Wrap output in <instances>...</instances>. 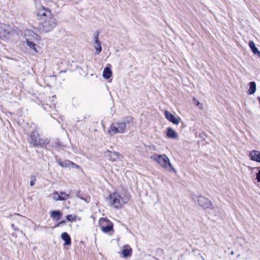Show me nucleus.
<instances>
[{
  "label": "nucleus",
  "instance_id": "4be33fe9",
  "mask_svg": "<svg viewBox=\"0 0 260 260\" xmlns=\"http://www.w3.org/2000/svg\"><path fill=\"white\" fill-rule=\"evenodd\" d=\"M27 45L29 47L30 49L34 50L36 52H38V50L36 47V44L28 40H26Z\"/></svg>",
  "mask_w": 260,
  "mask_h": 260
},
{
  "label": "nucleus",
  "instance_id": "393cba45",
  "mask_svg": "<svg viewBox=\"0 0 260 260\" xmlns=\"http://www.w3.org/2000/svg\"><path fill=\"white\" fill-rule=\"evenodd\" d=\"M71 168H74L79 169L80 168V167L78 165L75 164V163L72 162V165H71Z\"/></svg>",
  "mask_w": 260,
  "mask_h": 260
},
{
  "label": "nucleus",
  "instance_id": "c756f323",
  "mask_svg": "<svg viewBox=\"0 0 260 260\" xmlns=\"http://www.w3.org/2000/svg\"><path fill=\"white\" fill-rule=\"evenodd\" d=\"M48 142H49V141L48 140H47L46 142H45L44 143L47 144V143H48Z\"/></svg>",
  "mask_w": 260,
  "mask_h": 260
},
{
  "label": "nucleus",
  "instance_id": "ddd939ff",
  "mask_svg": "<svg viewBox=\"0 0 260 260\" xmlns=\"http://www.w3.org/2000/svg\"><path fill=\"white\" fill-rule=\"evenodd\" d=\"M122 254L124 257H128L132 254V248L129 245H125L122 248Z\"/></svg>",
  "mask_w": 260,
  "mask_h": 260
},
{
  "label": "nucleus",
  "instance_id": "6e6552de",
  "mask_svg": "<svg viewBox=\"0 0 260 260\" xmlns=\"http://www.w3.org/2000/svg\"><path fill=\"white\" fill-rule=\"evenodd\" d=\"M104 156L108 160L112 162L121 161L123 158V156L119 153L109 150L105 152Z\"/></svg>",
  "mask_w": 260,
  "mask_h": 260
},
{
  "label": "nucleus",
  "instance_id": "aec40b11",
  "mask_svg": "<svg viewBox=\"0 0 260 260\" xmlns=\"http://www.w3.org/2000/svg\"><path fill=\"white\" fill-rule=\"evenodd\" d=\"M112 75V72L110 68H105L103 72V76L105 79H109Z\"/></svg>",
  "mask_w": 260,
  "mask_h": 260
},
{
  "label": "nucleus",
  "instance_id": "412c9836",
  "mask_svg": "<svg viewBox=\"0 0 260 260\" xmlns=\"http://www.w3.org/2000/svg\"><path fill=\"white\" fill-rule=\"evenodd\" d=\"M58 164L61 167L64 168H71L72 162L69 160H58Z\"/></svg>",
  "mask_w": 260,
  "mask_h": 260
},
{
  "label": "nucleus",
  "instance_id": "7ed1b4c3",
  "mask_svg": "<svg viewBox=\"0 0 260 260\" xmlns=\"http://www.w3.org/2000/svg\"><path fill=\"white\" fill-rule=\"evenodd\" d=\"M150 158L157 162L161 168L169 172L176 173L177 171L171 162L170 158L166 154L155 153L150 156Z\"/></svg>",
  "mask_w": 260,
  "mask_h": 260
},
{
  "label": "nucleus",
  "instance_id": "b1692460",
  "mask_svg": "<svg viewBox=\"0 0 260 260\" xmlns=\"http://www.w3.org/2000/svg\"><path fill=\"white\" fill-rule=\"evenodd\" d=\"M76 216L73 215L72 214H69L67 216V219H68V220L71 221H75L76 220Z\"/></svg>",
  "mask_w": 260,
  "mask_h": 260
},
{
  "label": "nucleus",
  "instance_id": "0eeeda50",
  "mask_svg": "<svg viewBox=\"0 0 260 260\" xmlns=\"http://www.w3.org/2000/svg\"><path fill=\"white\" fill-rule=\"evenodd\" d=\"M99 225L103 232L107 233L113 230V223L105 218H101L99 220Z\"/></svg>",
  "mask_w": 260,
  "mask_h": 260
},
{
  "label": "nucleus",
  "instance_id": "2eb2a0df",
  "mask_svg": "<svg viewBox=\"0 0 260 260\" xmlns=\"http://www.w3.org/2000/svg\"><path fill=\"white\" fill-rule=\"evenodd\" d=\"M31 143H32L34 145L42 144L41 142V140L39 138V134L37 133H33L31 135Z\"/></svg>",
  "mask_w": 260,
  "mask_h": 260
},
{
  "label": "nucleus",
  "instance_id": "f03ea898",
  "mask_svg": "<svg viewBox=\"0 0 260 260\" xmlns=\"http://www.w3.org/2000/svg\"><path fill=\"white\" fill-rule=\"evenodd\" d=\"M135 127L132 117H126L123 120L116 122L111 125L109 132L111 135L117 133H123L126 129H132Z\"/></svg>",
  "mask_w": 260,
  "mask_h": 260
},
{
  "label": "nucleus",
  "instance_id": "cd10ccee",
  "mask_svg": "<svg viewBox=\"0 0 260 260\" xmlns=\"http://www.w3.org/2000/svg\"><path fill=\"white\" fill-rule=\"evenodd\" d=\"M11 226H12V228L14 230H15V231H16V230H17V228L14 226V225L13 224H12Z\"/></svg>",
  "mask_w": 260,
  "mask_h": 260
},
{
  "label": "nucleus",
  "instance_id": "9b49d317",
  "mask_svg": "<svg viewBox=\"0 0 260 260\" xmlns=\"http://www.w3.org/2000/svg\"><path fill=\"white\" fill-rule=\"evenodd\" d=\"M166 136L168 138L173 140H178L179 138L178 133L171 127L167 128Z\"/></svg>",
  "mask_w": 260,
  "mask_h": 260
},
{
  "label": "nucleus",
  "instance_id": "a878e982",
  "mask_svg": "<svg viewBox=\"0 0 260 260\" xmlns=\"http://www.w3.org/2000/svg\"><path fill=\"white\" fill-rule=\"evenodd\" d=\"M35 181V179H31V181L30 182V185L31 186H32L34 185Z\"/></svg>",
  "mask_w": 260,
  "mask_h": 260
},
{
  "label": "nucleus",
  "instance_id": "dca6fc26",
  "mask_svg": "<svg viewBox=\"0 0 260 260\" xmlns=\"http://www.w3.org/2000/svg\"><path fill=\"white\" fill-rule=\"evenodd\" d=\"M50 215L52 219L58 220L62 215V213L59 211L53 210L50 212Z\"/></svg>",
  "mask_w": 260,
  "mask_h": 260
},
{
  "label": "nucleus",
  "instance_id": "6ab92c4d",
  "mask_svg": "<svg viewBox=\"0 0 260 260\" xmlns=\"http://www.w3.org/2000/svg\"><path fill=\"white\" fill-rule=\"evenodd\" d=\"M249 46L253 54L259 55L260 52L259 51L258 48L255 46V45L253 41H250L249 43Z\"/></svg>",
  "mask_w": 260,
  "mask_h": 260
},
{
  "label": "nucleus",
  "instance_id": "f257e3e1",
  "mask_svg": "<svg viewBox=\"0 0 260 260\" xmlns=\"http://www.w3.org/2000/svg\"><path fill=\"white\" fill-rule=\"evenodd\" d=\"M37 16L40 21V28L42 31L49 32L56 26V19L48 9L41 6L37 10Z\"/></svg>",
  "mask_w": 260,
  "mask_h": 260
},
{
  "label": "nucleus",
  "instance_id": "423d86ee",
  "mask_svg": "<svg viewBox=\"0 0 260 260\" xmlns=\"http://www.w3.org/2000/svg\"><path fill=\"white\" fill-rule=\"evenodd\" d=\"M194 202H197L202 208L207 209L213 208L212 202L208 198L203 196H196L193 198Z\"/></svg>",
  "mask_w": 260,
  "mask_h": 260
},
{
  "label": "nucleus",
  "instance_id": "a211bd4d",
  "mask_svg": "<svg viewBox=\"0 0 260 260\" xmlns=\"http://www.w3.org/2000/svg\"><path fill=\"white\" fill-rule=\"evenodd\" d=\"M249 89L247 91V93L249 94H254L256 90V85L254 82H251L249 83Z\"/></svg>",
  "mask_w": 260,
  "mask_h": 260
},
{
  "label": "nucleus",
  "instance_id": "7c9ffc66",
  "mask_svg": "<svg viewBox=\"0 0 260 260\" xmlns=\"http://www.w3.org/2000/svg\"><path fill=\"white\" fill-rule=\"evenodd\" d=\"M234 254V251H232L231 252V254Z\"/></svg>",
  "mask_w": 260,
  "mask_h": 260
},
{
  "label": "nucleus",
  "instance_id": "20e7f679",
  "mask_svg": "<svg viewBox=\"0 0 260 260\" xmlns=\"http://www.w3.org/2000/svg\"><path fill=\"white\" fill-rule=\"evenodd\" d=\"M130 199L129 194L120 193L114 192L109 196V203L116 208H121L123 205L126 204Z\"/></svg>",
  "mask_w": 260,
  "mask_h": 260
},
{
  "label": "nucleus",
  "instance_id": "9d476101",
  "mask_svg": "<svg viewBox=\"0 0 260 260\" xmlns=\"http://www.w3.org/2000/svg\"><path fill=\"white\" fill-rule=\"evenodd\" d=\"M165 118L170 122L175 125H178L181 121V118L179 117H176L171 112L168 110L164 112Z\"/></svg>",
  "mask_w": 260,
  "mask_h": 260
},
{
  "label": "nucleus",
  "instance_id": "5701e85b",
  "mask_svg": "<svg viewBox=\"0 0 260 260\" xmlns=\"http://www.w3.org/2000/svg\"><path fill=\"white\" fill-rule=\"evenodd\" d=\"M252 172L254 173V171L255 170H256L258 171V172L256 174V179L257 180V182H260V169L259 168H252Z\"/></svg>",
  "mask_w": 260,
  "mask_h": 260
},
{
  "label": "nucleus",
  "instance_id": "bb28decb",
  "mask_svg": "<svg viewBox=\"0 0 260 260\" xmlns=\"http://www.w3.org/2000/svg\"><path fill=\"white\" fill-rule=\"evenodd\" d=\"M64 223V221H62L58 223L57 224L55 225L56 227L59 226L60 224Z\"/></svg>",
  "mask_w": 260,
  "mask_h": 260
},
{
  "label": "nucleus",
  "instance_id": "39448f33",
  "mask_svg": "<svg viewBox=\"0 0 260 260\" xmlns=\"http://www.w3.org/2000/svg\"><path fill=\"white\" fill-rule=\"evenodd\" d=\"M13 35V30L8 25L0 24V38L3 40H9Z\"/></svg>",
  "mask_w": 260,
  "mask_h": 260
},
{
  "label": "nucleus",
  "instance_id": "1a4fd4ad",
  "mask_svg": "<svg viewBox=\"0 0 260 260\" xmlns=\"http://www.w3.org/2000/svg\"><path fill=\"white\" fill-rule=\"evenodd\" d=\"M49 197L51 198L54 201H62L67 200L69 198V193H67L64 191H55L52 193L50 194Z\"/></svg>",
  "mask_w": 260,
  "mask_h": 260
},
{
  "label": "nucleus",
  "instance_id": "4468645a",
  "mask_svg": "<svg viewBox=\"0 0 260 260\" xmlns=\"http://www.w3.org/2000/svg\"><path fill=\"white\" fill-rule=\"evenodd\" d=\"M249 156L252 160L260 162V152L259 151L252 150L249 153Z\"/></svg>",
  "mask_w": 260,
  "mask_h": 260
},
{
  "label": "nucleus",
  "instance_id": "f3484780",
  "mask_svg": "<svg viewBox=\"0 0 260 260\" xmlns=\"http://www.w3.org/2000/svg\"><path fill=\"white\" fill-rule=\"evenodd\" d=\"M61 238L64 241V245H70L71 244V238L66 232H63L61 235Z\"/></svg>",
  "mask_w": 260,
  "mask_h": 260
},
{
  "label": "nucleus",
  "instance_id": "c85d7f7f",
  "mask_svg": "<svg viewBox=\"0 0 260 260\" xmlns=\"http://www.w3.org/2000/svg\"><path fill=\"white\" fill-rule=\"evenodd\" d=\"M196 105H197V106H199V105H200V102H199V101H196Z\"/></svg>",
  "mask_w": 260,
  "mask_h": 260
},
{
  "label": "nucleus",
  "instance_id": "f8f14e48",
  "mask_svg": "<svg viewBox=\"0 0 260 260\" xmlns=\"http://www.w3.org/2000/svg\"><path fill=\"white\" fill-rule=\"evenodd\" d=\"M98 36V34H95L93 41V46L95 49V53L96 54H99L102 50L101 43L99 41Z\"/></svg>",
  "mask_w": 260,
  "mask_h": 260
}]
</instances>
